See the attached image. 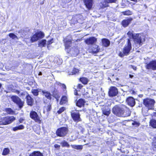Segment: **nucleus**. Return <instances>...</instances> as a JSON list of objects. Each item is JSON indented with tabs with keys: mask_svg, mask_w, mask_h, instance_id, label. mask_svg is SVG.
<instances>
[{
	"mask_svg": "<svg viewBox=\"0 0 156 156\" xmlns=\"http://www.w3.org/2000/svg\"><path fill=\"white\" fill-rule=\"evenodd\" d=\"M112 112L117 116L126 117L130 116V112L129 109L124 105L116 106L112 110Z\"/></svg>",
	"mask_w": 156,
	"mask_h": 156,
	"instance_id": "f257e3e1",
	"label": "nucleus"
},
{
	"mask_svg": "<svg viewBox=\"0 0 156 156\" xmlns=\"http://www.w3.org/2000/svg\"><path fill=\"white\" fill-rule=\"evenodd\" d=\"M127 34L130 38H132L134 42V45L136 48H139L144 41V39H142L139 34H133L132 31H129Z\"/></svg>",
	"mask_w": 156,
	"mask_h": 156,
	"instance_id": "f03ea898",
	"label": "nucleus"
},
{
	"mask_svg": "<svg viewBox=\"0 0 156 156\" xmlns=\"http://www.w3.org/2000/svg\"><path fill=\"white\" fill-rule=\"evenodd\" d=\"M16 119L13 116H7L0 119V125H6L12 123Z\"/></svg>",
	"mask_w": 156,
	"mask_h": 156,
	"instance_id": "7ed1b4c3",
	"label": "nucleus"
},
{
	"mask_svg": "<svg viewBox=\"0 0 156 156\" xmlns=\"http://www.w3.org/2000/svg\"><path fill=\"white\" fill-rule=\"evenodd\" d=\"M127 42V44L125 45L123 48V53L120 52L119 54V56L121 57H122L124 55H128L131 49V45L129 39L128 40Z\"/></svg>",
	"mask_w": 156,
	"mask_h": 156,
	"instance_id": "20e7f679",
	"label": "nucleus"
},
{
	"mask_svg": "<svg viewBox=\"0 0 156 156\" xmlns=\"http://www.w3.org/2000/svg\"><path fill=\"white\" fill-rule=\"evenodd\" d=\"M154 103L155 101L154 100L149 98L144 99L143 101V104L148 108V110L153 108Z\"/></svg>",
	"mask_w": 156,
	"mask_h": 156,
	"instance_id": "39448f33",
	"label": "nucleus"
},
{
	"mask_svg": "<svg viewBox=\"0 0 156 156\" xmlns=\"http://www.w3.org/2000/svg\"><path fill=\"white\" fill-rule=\"evenodd\" d=\"M68 132V128L62 127L57 129L56 132V135L58 136L63 137L66 136Z\"/></svg>",
	"mask_w": 156,
	"mask_h": 156,
	"instance_id": "423d86ee",
	"label": "nucleus"
},
{
	"mask_svg": "<svg viewBox=\"0 0 156 156\" xmlns=\"http://www.w3.org/2000/svg\"><path fill=\"white\" fill-rule=\"evenodd\" d=\"M11 98L12 100L21 109L23 106V102L18 96H12Z\"/></svg>",
	"mask_w": 156,
	"mask_h": 156,
	"instance_id": "0eeeda50",
	"label": "nucleus"
},
{
	"mask_svg": "<svg viewBox=\"0 0 156 156\" xmlns=\"http://www.w3.org/2000/svg\"><path fill=\"white\" fill-rule=\"evenodd\" d=\"M30 117L34 120L36 122L40 123L41 120L37 113L34 111H31L30 113Z\"/></svg>",
	"mask_w": 156,
	"mask_h": 156,
	"instance_id": "6e6552de",
	"label": "nucleus"
},
{
	"mask_svg": "<svg viewBox=\"0 0 156 156\" xmlns=\"http://www.w3.org/2000/svg\"><path fill=\"white\" fill-rule=\"evenodd\" d=\"M44 37V33L41 32L37 33L34 34L31 37V41L32 42H34L38 40L39 39L42 38Z\"/></svg>",
	"mask_w": 156,
	"mask_h": 156,
	"instance_id": "1a4fd4ad",
	"label": "nucleus"
},
{
	"mask_svg": "<svg viewBox=\"0 0 156 156\" xmlns=\"http://www.w3.org/2000/svg\"><path fill=\"white\" fill-rule=\"evenodd\" d=\"M116 0H102L101 2L99 4V6L101 9H104L105 7L108 6V3L115 2Z\"/></svg>",
	"mask_w": 156,
	"mask_h": 156,
	"instance_id": "9d476101",
	"label": "nucleus"
},
{
	"mask_svg": "<svg viewBox=\"0 0 156 156\" xmlns=\"http://www.w3.org/2000/svg\"><path fill=\"white\" fill-rule=\"evenodd\" d=\"M79 52V50L77 47L75 46L70 48L68 52L71 55L76 56L78 54Z\"/></svg>",
	"mask_w": 156,
	"mask_h": 156,
	"instance_id": "9b49d317",
	"label": "nucleus"
},
{
	"mask_svg": "<svg viewBox=\"0 0 156 156\" xmlns=\"http://www.w3.org/2000/svg\"><path fill=\"white\" fill-rule=\"evenodd\" d=\"M146 68L147 69H151L153 70H156V60H152L147 63Z\"/></svg>",
	"mask_w": 156,
	"mask_h": 156,
	"instance_id": "f8f14e48",
	"label": "nucleus"
},
{
	"mask_svg": "<svg viewBox=\"0 0 156 156\" xmlns=\"http://www.w3.org/2000/svg\"><path fill=\"white\" fill-rule=\"evenodd\" d=\"M118 93V90L116 87H110L108 92L109 96L111 97L115 96L117 95Z\"/></svg>",
	"mask_w": 156,
	"mask_h": 156,
	"instance_id": "ddd939ff",
	"label": "nucleus"
},
{
	"mask_svg": "<svg viewBox=\"0 0 156 156\" xmlns=\"http://www.w3.org/2000/svg\"><path fill=\"white\" fill-rule=\"evenodd\" d=\"M71 115L73 120L75 122H78L81 121L79 113L74 112L71 113Z\"/></svg>",
	"mask_w": 156,
	"mask_h": 156,
	"instance_id": "4468645a",
	"label": "nucleus"
},
{
	"mask_svg": "<svg viewBox=\"0 0 156 156\" xmlns=\"http://www.w3.org/2000/svg\"><path fill=\"white\" fill-rule=\"evenodd\" d=\"M97 41V38L92 37L87 38L85 40V42L87 44H92L96 43Z\"/></svg>",
	"mask_w": 156,
	"mask_h": 156,
	"instance_id": "2eb2a0df",
	"label": "nucleus"
},
{
	"mask_svg": "<svg viewBox=\"0 0 156 156\" xmlns=\"http://www.w3.org/2000/svg\"><path fill=\"white\" fill-rule=\"evenodd\" d=\"M68 37L67 38L64 40L65 45L66 49H69L72 45V39H68Z\"/></svg>",
	"mask_w": 156,
	"mask_h": 156,
	"instance_id": "dca6fc26",
	"label": "nucleus"
},
{
	"mask_svg": "<svg viewBox=\"0 0 156 156\" xmlns=\"http://www.w3.org/2000/svg\"><path fill=\"white\" fill-rule=\"evenodd\" d=\"M126 102L128 105L131 107L134 106L135 104V99L132 97H130L127 98Z\"/></svg>",
	"mask_w": 156,
	"mask_h": 156,
	"instance_id": "f3484780",
	"label": "nucleus"
},
{
	"mask_svg": "<svg viewBox=\"0 0 156 156\" xmlns=\"http://www.w3.org/2000/svg\"><path fill=\"white\" fill-rule=\"evenodd\" d=\"M93 0H84L86 7L89 9H91L93 5Z\"/></svg>",
	"mask_w": 156,
	"mask_h": 156,
	"instance_id": "a211bd4d",
	"label": "nucleus"
},
{
	"mask_svg": "<svg viewBox=\"0 0 156 156\" xmlns=\"http://www.w3.org/2000/svg\"><path fill=\"white\" fill-rule=\"evenodd\" d=\"M51 105L50 103H48L45 105L44 108V113L48 112L51 109Z\"/></svg>",
	"mask_w": 156,
	"mask_h": 156,
	"instance_id": "6ab92c4d",
	"label": "nucleus"
},
{
	"mask_svg": "<svg viewBox=\"0 0 156 156\" xmlns=\"http://www.w3.org/2000/svg\"><path fill=\"white\" fill-rule=\"evenodd\" d=\"M27 103L28 105L32 106L34 102L33 99L29 95L26 97Z\"/></svg>",
	"mask_w": 156,
	"mask_h": 156,
	"instance_id": "aec40b11",
	"label": "nucleus"
},
{
	"mask_svg": "<svg viewBox=\"0 0 156 156\" xmlns=\"http://www.w3.org/2000/svg\"><path fill=\"white\" fill-rule=\"evenodd\" d=\"M132 20V18L124 20L122 23V25L124 27H126L130 23Z\"/></svg>",
	"mask_w": 156,
	"mask_h": 156,
	"instance_id": "412c9836",
	"label": "nucleus"
},
{
	"mask_svg": "<svg viewBox=\"0 0 156 156\" xmlns=\"http://www.w3.org/2000/svg\"><path fill=\"white\" fill-rule=\"evenodd\" d=\"M102 42L103 45L105 47H107L109 46L110 42L107 39H103L102 40Z\"/></svg>",
	"mask_w": 156,
	"mask_h": 156,
	"instance_id": "4be33fe9",
	"label": "nucleus"
},
{
	"mask_svg": "<svg viewBox=\"0 0 156 156\" xmlns=\"http://www.w3.org/2000/svg\"><path fill=\"white\" fill-rule=\"evenodd\" d=\"M102 111L103 114L107 116L110 113V110L108 108H104Z\"/></svg>",
	"mask_w": 156,
	"mask_h": 156,
	"instance_id": "5701e85b",
	"label": "nucleus"
},
{
	"mask_svg": "<svg viewBox=\"0 0 156 156\" xmlns=\"http://www.w3.org/2000/svg\"><path fill=\"white\" fill-rule=\"evenodd\" d=\"M46 44V41L45 40H40L38 41V46L39 47H45Z\"/></svg>",
	"mask_w": 156,
	"mask_h": 156,
	"instance_id": "b1692460",
	"label": "nucleus"
},
{
	"mask_svg": "<svg viewBox=\"0 0 156 156\" xmlns=\"http://www.w3.org/2000/svg\"><path fill=\"white\" fill-rule=\"evenodd\" d=\"M84 102L83 99H80L76 103V105L80 107H81L84 105Z\"/></svg>",
	"mask_w": 156,
	"mask_h": 156,
	"instance_id": "393cba45",
	"label": "nucleus"
},
{
	"mask_svg": "<svg viewBox=\"0 0 156 156\" xmlns=\"http://www.w3.org/2000/svg\"><path fill=\"white\" fill-rule=\"evenodd\" d=\"M92 51L94 53H96L99 52L100 49L98 48V46L96 45H94L92 48Z\"/></svg>",
	"mask_w": 156,
	"mask_h": 156,
	"instance_id": "a878e982",
	"label": "nucleus"
},
{
	"mask_svg": "<svg viewBox=\"0 0 156 156\" xmlns=\"http://www.w3.org/2000/svg\"><path fill=\"white\" fill-rule=\"evenodd\" d=\"M42 92L44 96L48 99H51V96L50 93L47 91H43Z\"/></svg>",
	"mask_w": 156,
	"mask_h": 156,
	"instance_id": "bb28decb",
	"label": "nucleus"
},
{
	"mask_svg": "<svg viewBox=\"0 0 156 156\" xmlns=\"http://www.w3.org/2000/svg\"><path fill=\"white\" fill-rule=\"evenodd\" d=\"M150 126L154 128H156V120L152 119L151 120L150 122Z\"/></svg>",
	"mask_w": 156,
	"mask_h": 156,
	"instance_id": "cd10ccee",
	"label": "nucleus"
},
{
	"mask_svg": "<svg viewBox=\"0 0 156 156\" xmlns=\"http://www.w3.org/2000/svg\"><path fill=\"white\" fill-rule=\"evenodd\" d=\"M71 146L74 149L77 150H82L83 149V146L81 145H71Z\"/></svg>",
	"mask_w": 156,
	"mask_h": 156,
	"instance_id": "c85d7f7f",
	"label": "nucleus"
},
{
	"mask_svg": "<svg viewBox=\"0 0 156 156\" xmlns=\"http://www.w3.org/2000/svg\"><path fill=\"white\" fill-rule=\"evenodd\" d=\"M67 101V98L65 96H63L60 101V104L61 105H62L66 103Z\"/></svg>",
	"mask_w": 156,
	"mask_h": 156,
	"instance_id": "c756f323",
	"label": "nucleus"
},
{
	"mask_svg": "<svg viewBox=\"0 0 156 156\" xmlns=\"http://www.w3.org/2000/svg\"><path fill=\"white\" fill-rule=\"evenodd\" d=\"M30 156H43L42 154L38 151H35L30 155Z\"/></svg>",
	"mask_w": 156,
	"mask_h": 156,
	"instance_id": "7c9ffc66",
	"label": "nucleus"
},
{
	"mask_svg": "<svg viewBox=\"0 0 156 156\" xmlns=\"http://www.w3.org/2000/svg\"><path fill=\"white\" fill-rule=\"evenodd\" d=\"M132 124L134 127H137L139 126L140 124L138 121H133Z\"/></svg>",
	"mask_w": 156,
	"mask_h": 156,
	"instance_id": "2f4dec72",
	"label": "nucleus"
},
{
	"mask_svg": "<svg viewBox=\"0 0 156 156\" xmlns=\"http://www.w3.org/2000/svg\"><path fill=\"white\" fill-rule=\"evenodd\" d=\"M5 111L9 114L12 115L15 113V112L10 108H6L5 109Z\"/></svg>",
	"mask_w": 156,
	"mask_h": 156,
	"instance_id": "473e14b6",
	"label": "nucleus"
},
{
	"mask_svg": "<svg viewBox=\"0 0 156 156\" xmlns=\"http://www.w3.org/2000/svg\"><path fill=\"white\" fill-rule=\"evenodd\" d=\"M80 80L84 84H87L88 82V79L85 77L81 78L80 79Z\"/></svg>",
	"mask_w": 156,
	"mask_h": 156,
	"instance_id": "72a5a7b5",
	"label": "nucleus"
},
{
	"mask_svg": "<svg viewBox=\"0 0 156 156\" xmlns=\"http://www.w3.org/2000/svg\"><path fill=\"white\" fill-rule=\"evenodd\" d=\"M9 150L8 148H5L3 150L2 155H6L9 153Z\"/></svg>",
	"mask_w": 156,
	"mask_h": 156,
	"instance_id": "f704fd0d",
	"label": "nucleus"
},
{
	"mask_svg": "<svg viewBox=\"0 0 156 156\" xmlns=\"http://www.w3.org/2000/svg\"><path fill=\"white\" fill-rule=\"evenodd\" d=\"M60 144L62 147H69V145L68 143L65 141H63L62 142L60 143Z\"/></svg>",
	"mask_w": 156,
	"mask_h": 156,
	"instance_id": "c9c22d12",
	"label": "nucleus"
},
{
	"mask_svg": "<svg viewBox=\"0 0 156 156\" xmlns=\"http://www.w3.org/2000/svg\"><path fill=\"white\" fill-rule=\"evenodd\" d=\"M32 93L35 96H37L38 94L39 91L38 89H33L32 91Z\"/></svg>",
	"mask_w": 156,
	"mask_h": 156,
	"instance_id": "e433bc0d",
	"label": "nucleus"
},
{
	"mask_svg": "<svg viewBox=\"0 0 156 156\" xmlns=\"http://www.w3.org/2000/svg\"><path fill=\"white\" fill-rule=\"evenodd\" d=\"M124 15H131L132 13V12L130 10H126L123 12Z\"/></svg>",
	"mask_w": 156,
	"mask_h": 156,
	"instance_id": "4c0bfd02",
	"label": "nucleus"
},
{
	"mask_svg": "<svg viewBox=\"0 0 156 156\" xmlns=\"http://www.w3.org/2000/svg\"><path fill=\"white\" fill-rule=\"evenodd\" d=\"M9 36L10 37L12 38V39H15L16 38L18 39V37L16 36L13 33H10L9 34Z\"/></svg>",
	"mask_w": 156,
	"mask_h": 156,
	"instance_id": "58836bf2",
	"label": "nucleus"
},
{
	"mask_svg": "<svg viewBox=\"0 0 156 156\" xmlns=\"http://www.w3.org/2000/svg\"><path fill=\"white\" fill-rule=\"evenodd\" d=\"M153 148L154 151H156V137L153 143Z\"/></svg>",
	"mask_w": 156,
	"mask_h": 156,
	"instance_id": "ea45409f",
	"label": "nucleus"
},
{
	"mask_svg": "<svg viewBox=\"0 0 156 156\" xmlns=\"http://www.w3.org/2000/svg\"><path fill=\"white\" fill-rule=\"evenodd\" d=\"M78 128L80 130L81 132L83 133L84 131V129L83 127L81 124H80L78 126Z\"/></svg>",
	"mask_w": 156,
	"mask_h": 156,
	"instance_id": "a19ab883",
	"label": "nucleus"
},
{
	"mask_svg": "<svg viewBox=\"0 0 156 156\" xmlns=\"http://www.w3.org/2000/svg\"><path fill=\"white\" fill-rule=\"evenodd\" d=\"M79 72V70L77 69L74 68L71 74H74L77 73Z\"/></svg>",
	"mask_w": 156,
	"mask_h": 156,
	"instance_id": "79ce46f5",
	"label": "nucleus"
},
{
	"mask_svg": "<svg viewBox=\"0 0 156 156\" xmlns=\"http://www.w3.org/2000/svg\"><path fill=\"white\" fill-rule=\"evenodd\" d=\"M65 109L64 107H62L59 109V110L58 111V114H60L63 112Z\"/></svg>",
	"mask_w": 156,
	"mask_h": 156,
	"instance_id": "37998d69",
	"label": "nucleus"
},
{
	"mask_svg": "<svg viewBox=\"0 0 156 156\" xmlns=\"http://www.w3.org/2000/svg\"><path fill=\"white\" fill-rule=\"evenodd\" d=\"M56 83L57 84V85L62 86V87L63 88L66 89V85L64 84L61 83L59 82H57Z\"/></svg>",
	"mask_w": 156,
	"mask_h": 156,
	"instance_id": "c03bdc74",
	"label": "nucleus"
},
{
	"mask_svg": "<svg viewBox=\"0 0 156 156\" xmlns=\"http://www.w3.org/2000/svg\"><path fill=\"white\" fill-rule=\"evenodd\" d=\"M53 39H51L50 40L48 41L47 43V45H48L51 44L53 42Z\"/></svg>",
	"mask_w": 156,
	"mask_h": 156,
	"instance_id": "a18cd8bd",
	"label": "nucleus"
},
{
	"mask_svg": "<svg viewBox=\"0 0 156 156\" xmlns=\"http://www.w3.org/2000/svg\"><path fill=\"white\" fill-rule=\"evenodd\" d=\"M17 127H18L19 129H23L24 128V126L22 125H20L19 126H17Z\"/></svg>",
	"mask_w": 156,
	"mask_h": 156,
	"instance_id": "49530a36",
	"label": "nucleus"
},
{
	"mask_svg": "<svg viewBox=\"0 0 156 156\" xmlns=\"http://www.w3.org/2000/svg\"><path fill=\"white\" fill-rule=\"evenodd\" d=\"M54 147L55 148H59L60 147V145L57 144H55L54 145Z\"/></svg>",
	"mask_w": 156,
	"mask_h": 156,
	"instance_id": "de8ad7c7",
	"label": "nucleus"
},
{
	"mask_svg": "<svg viewBox=\"0 0 156 156\" xmlns=\"http://www.w3.org/2000/svg\"><path fill=\"white\" fill-rule=\"evenodd\" d=\"M18 130H19V129L17 126H16L13 128V130L14 131H16Z\"/></svg>",
	"mask_w": 156,
	"mask_h": 156,
	"instance_id": "09e8293b",
	"label": "nucleus"
},
{
	"mask_svg": "<svg viewBox=\"0 0 156 156\" xmlns=\"http://www.w3.org/2000/svg\"><path fill=\"white\" fill-rule=\"evenodd\" d=\"M83 87V85L81 84H79L78 87L79 88L81 89Z\"/></svg>",
	"mask_w": 156,
	"mask_h": 156,
	"instance_id": "8fccbe9b",
	"label": "nucleus"
},
{
	"mask_svg": "<svg viewBox=\"0 0 156 156\" xmlns=\"http://www.w3.org/2000/svg\"><path fill=\"white\" fill-rule=\"evenodd\" d=\"M23 121V119H20L19 120V122H20V123H22Z\"/></svg>",
	"mask_w": 156,
	"mask_h": 156,
	"instance_id": "3c124183",
	"label": "nucleus"
},
{
	"mask_svg": "<svg viewBox=\"0 0 156 156\" xmlns=\"http://www.w3.org/2000/svg\"><path fill=\"white\" fill-rule=\"evenodd\" d=\"M131 67L132 68H133L134 70H136V67L134 66H131Z\"/></svg>",
	"mask_w": 156,
	"mask_h": 156,
	"instance_id": "603ef678",
	"label": "nucleus"
},
{
	"mask_svg": "<svg viewBox=\"0 0 156 156\" xmlns=\"http://www.w3.org/2000/svg\"><path fill=\"white\" fill-rule=\"evenodd\" d=\"M129 77L130 78H132L133 77V75H129Z\"/></svg>",
	"mask_w": 156,
	"mask_h": 156,
	"instance_id": "864d4df0",
	"label": "nucleus"
},
{
	"mask_svg": "<svg viewBox=\"0 0 156 156\" xmlns=\"http://www.w3.org/2000/svg\"><path fill=\"white\" fill-rule=\"evenodd\" d=\"M2 64L0 62V69L2 67Z\"/></svg>",
	"mask_w": 156,
	"mask_h": 156,
	"instance_id": "5fc2aeb1",
	"label": "nucleus"
},
{
	"mask_svg": "<svg viewBox=\"0 0 156 156\" xmlns=\"http://www.w3.org/2000/svg\"><path fill=\"white\" fill-rule=\"evenodd\" d=\"M154 115L155 116H156V112L154 113Z\"/></svg>",
	"mask_w": 156,
	"mask_h": 156,
	"instance_id": "6e6d98bb",
	"label": "nucleus"
},
{
	"mask_svg": "<svg viewBox=\"0 0 156 156\" xmlns=\"http://www.w3.org/2000/svg\"><path fill=\"white\" fill-rule=\"evenodd\" d=\"M142 112L143 113V114H144V110L143 109L142 110Z\"/></svg>",
	"mask_w": 156,
	"mask_h": 156,
	"instance_id": "4d7b16f0",
	"label": "nucleus"
},
{
	"mask_svg": "<svg viewBox=\"0 0 156 156\" xmlns=\"http://www.w3.org/2000/svg\"><path fill=\"white\" fill-rule=\"evenodd\" d=\"M81 15H79V16L78 17L79 18H81Z\"/></svg>",
	"mask_w": 156,
	"mask_h": 156,
	"instance_id": "13d9d810",
	"label": "nucleus"
},
{
	"mask_svg": "<svg viewBox=\"0 0 156 156\" xmlns=\"http://www.w3.org/2000/svg\"><path fill=\"white\" fill-rule=\"evenodd\" d=\"M39 74H40V75H41V72Z\"/></svg>",
	"mask_w": 156,
	"mask_h": 156,
	"instance_id": "bf43d9fd",
	"label": "nucleus"
},
{
	"mask_svg": "<svg viewBox=\"0 0 156 156\" xmlns=\"http://www.w3.org/2000/svg\"><path fill=\"white\" fill-rule=\"evenodd\" d=\"M88 156H91V155H90V154H89V155H88Z\"/></svg>",
	"mask_w": 156,
	"mask_h": 156,
	"instance_id": "052dcab7",
	"label": "nucleus"
},
{
	"mask_svg": "<svg viewBox=\"0 0 156 156\" xmlns=\"http://www.w3.org/2000/svg\"><path fill=\"white\" fill-rule=\"evenodd\" d=\"M19 91H17V93H19Z\"/></svg>",
	"mask_w": 156,
	"mask_h": 156,
	"instance_id": "680f3d73",
	"label": "nucleus"
},
{
	"mask_svg": "<svg viewBox=\"0 0 156 156\" xmlns=\"http://www.w3.org/2000/svg\"><path fill=\"white\" fill-rule=\"evenodd\" d=\"M77 21H78V23L80 22H79L78 21V20H77Z\"/></svg>",
	"mask_w": 156,
	"mask_h": 156,
	"instance_id": "e2e57ef3",
	"label": "nucleus"
},
{
	"mask_svg": "<svg viewBox=\"0 0 156 156\" xmlns=\"http://www.w3.org/2000/svg\"><path fill=\"white\" fill-rule=\"evenodd\" d=\"M85 156H88V155H85Z\"/></svg>",
	"mask_w": 156,
	"mask_h": 156,
	"instance_id": "0e129e2a",
	"label": "nucleus"
}]
</instances>
